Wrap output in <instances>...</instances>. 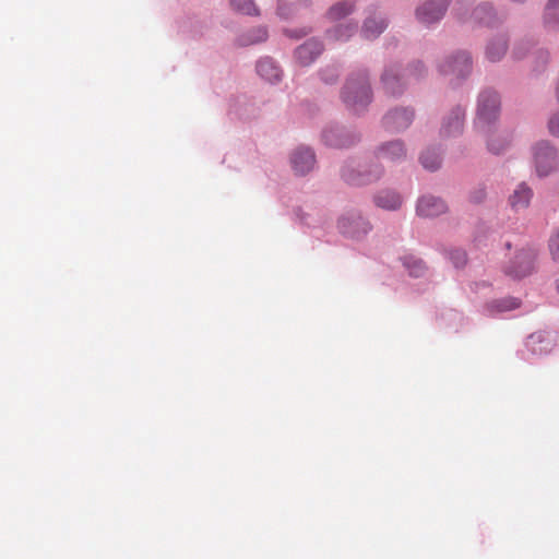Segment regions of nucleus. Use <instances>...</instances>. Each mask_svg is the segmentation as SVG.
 Wrapping results in <instances>:
<instances>
[{
  "instance_id": "1",
  "label": "nucleus",
  "mask_w": 559,
  "mask_h": 559,
  "mask_svg": "<svg viewBox=\"0 0 559 559\" xmlns=\"http://www.w3.org/2000/svg\"><path fill=\"white\" fill-rule=\"evenodd\" d=\"M342 98L346 107L354 112L362 111L371 102V91L367 74L359 72L352 75L344 86Z\"/></svg>"
},
{
  "instance_id": "2",
  "label": "nucleus",
  "mask_w": 559,
  "mask_h": 559,
  "mask_svg": "<svg viewBox=\"0 0 559 559\" xmlns=\"http://www.w3.org/2000/svg\"><path fill=\"white\" fill-rule=\"evenodd\" d=\"M532 165L536 175L547 177L559 167V156L556 147L548 141H539L532 148Z\"/></svg>"
},
{
  "instance_id": "3",
  "label": "nucleus",
  "mask_w": 559,
  "mask_h": 559,
  "mask_svg": "<svg viewBox=\"0 0 559 559\" xmlns=\"http://www.w3.org/2000/svg\"><path fill=\"white\" fill-rule=\"evenodd\" d=\"M500 99L496 92L485 91L479 95L477 118L475 128L480 132H487L498 118Z\"/></svg>"
},
{
  "instance_id": "4",
  "label": "nucleus",
  "mask_w": 559,
  "mask_h": 559,
  "mask_svg": "<svg viewBox=\"0 0 559 559\" xmlns=\"http://www.w3.org/2000/svg\"><path fill=\"white\" fill-rule=\"evenodd\" d=\"M382 168L373 165L367 168L366 165H358V169L345 166L342 177L350 185H367L378 180L382 176Z\"/></svg>"
},
{
  "instance_id": "5",
  "label": "nucleus",
  "mask_w": 559,
  "mask_h": 559,
  "mask_svg": "<svg viewBox=\"0 0 559 559\" xmlns=\"http://www.w3.org/2000/svg\"><path fill=\"white\" fill-rule=\"evenodd\" d=\"M536 252L531 249L520 250L514 259L508 264L506 272L514 278H522L530 275L534 270Z\"/></svg>"
},
{
  "instance_id": "6",
  "label": "nucleus",
  "mask_w": 559,
  "mask_h": 559,
  "mask_svg": "<svg viewBox=\"0 0 559 559\" xmlns=\"http://www.w3.org/2000/svg\"><path fill=\"white\" fill-rule=\"evenodd\" d=\"M415 112L408 108H395L383 118V126L390 132H400L407 129L413 122Z\"/></svg>"
},
{
  "instance_id": "7",
  "label": "nucleus",
  "mask_w": 559,
  "mask_h": 559,
  "mask_svg": "<svg viewBox=\"0 0 559 559\" xmlns=\"http://www.w3.org/2000/svg\"><path fill=\"white\" fill-rule=\"evenodd\" d=\"M472 69L471 57L467 52H459L454 57L448 58L440 64V71L443 74H453L456 78L466 76Z\"/></svg>"
},
{
  "instance_id": "8",
  "label": "nucleus",
  "mask_w": 559,
  "mask_h": 559,
  "mask_svg": "<svg viewBox=\"0 0 559 559\" xmlns=\"http://www.w3.org/2000/svg\"><path fill=\"white\" fill-rule=\"evenodd\" d=\"M448 7V0H431L425 2L416 11L417 20L423 24H431L439 21Z\"/></svg>"
},
{
  "instance_id": "9",
  "label": "nucleus",
  "mask_w": 559,
  "mask_h": 559,
  "mask_svg": "<svg viewBox=\"0 0 559 559\" xmlns=\"http://www.w3.org/2000/svg\"><path fill=\"white\" fill-rule=\"evenodd\" d=\"M338 228L340 230L349 237H359L361 235L367 234L371 226L369 222H367L361 216H347L342 217L338 221Z\"/></svg>"
},
{
  "instance_id": "10",
  "label": "nucleus",
  "mask_w": 559,
  "mask_h": 559,
  "mask_svg": "<svg viewBox=\"0 0 559 559\" xmlns=\"http://www.w3.org/2000/svg\"><path fill=\"white\" fill-rule=\"evenodd\" d=\"M290 162L296 174L305 175L313 168L316 157L309 147H299L293 153Z\"/></svg>"
},
{
  "instance_id": "11",
  "label": "nucleus",
  "mask_w": 559,
  "mask_h": 559,
  "mask_svg": "<svg viewBox=\"0 0 559 559\" xmlns=\"http://www.w3.org/2000/svg\"><path fill=\"white\" fill-rule=\"evenodd\" d=\"M443 200L433 195H426L418 200L417 214L424 217H435L447 211Z\"/></svg>"
},
{
  "instance_id": "12",
  "label": "nucleus",
  "mask_w": 559,
  "mask_h": 559,
  "mask_svg": "<svg viewBox=\"0 0 559 559\" xmlns=\"http://www.w3.org/2000/svg\"><path fill=\"white\" fill-rule=\"evenodd\" d=\"M322 50L323 46L319 40L310 39L296 49V60L302 67L309 66L316 60Z\"/></svg>"
},
{
  "instance_id": "13",
  "label": "nucleus",
  "mask_w": 559,
  "mask_h": 559,
  "mask_svg": "<svg viewBox=\"0 0 559 559\" xmlns=\"http://www.w3.org/2000/svg\"><path fill=\"white\" fill-rule=\"evenodd\" d=\"M464 109L460 106L455 107L443 121L441 127V135L445 138L460 134L463 129Z\"/></svg>"
},
{
  "instance_id": "14",
  "label": "nucleus",
  "mask_w": 559,
  "mask_h": 559,
  "mask_svg": "<svg viewBox=\"0 0 559 559\" xmlns=\"http://www.w3.org/2000/svg\"><path fill=\"white\" fill-rule=\"evenodd\" d=\"M406 156V150L402 141H391L380 145L377 150L379 160L396 162Z\"/></svg>"
},
{
  "instance_id": "15",
  "label": "nucleus",
  "mask_w": 559,
  "mask_h": 559,
  "mask_svg": "<svg viewBox=\"0 0 559 559\" xmlns=\"http://www.w3.org/2000/svg\"><path fill=\"white\" fill-rule=\"evenodd\" d=\"M374 204L386 211H396L402 205V197L393 190H382L373 197Z\"/></svg>"
},
{
  "instance_id": "16",
  "label": "nucleus",
  "mask_w": 559,
  "mask_h": 559,
  "mask_svg": "<svg viewBox=\"0 0 559 559\" xmlns=\"http://www.w3.org/2000/svg\"><path fill=\"white\" fill-rule=\"evenodd\" d=\"M533 192L525 183H520L513 193L509 197V204L514 211H520L528 206Z\"/></svg>"
},
{
  "instance_id": "17",
  "label": "nucleus",
  "mask_w": 559,
  "mask_h": 559,
  "mask_svg": "<svg viewBox=\"0 0 559 559\" xmlns=\"http://www.w3.org/2000/svg\"><path fill=\"white\" fill-rule=\"evenodd\" d=\"M257 72L262 79L272 83L277 82L282 75L281 69L270 58H263L258 61Z\"/></svg>"
},
{
  "instance_id": "18",
  "label": "nucleus",
  "mask_w": 559,
  "mask_h": 559,
  "mask_svg": "<svg viewBox=\"0 0 559 559\" xmlns=\"http://www.w3.org/2000/svg\"><path fill=\"white\" fill-rule=\"evenodd\" d=\"M483 133L487 135L488 150L493 154L502 153L510 144V140L507 136H502L492 130V124H490L489 131Z\"/></svg>"
},
{
  "instance_id": "19",
  "label": "nucleus",
  "mask_w": 559,
  "mask_h": 559,
  "mask_svg": "<svg viewBox=\"0 0 559 559\" xmlns=\"http://www.w3.org/2000/svg\"><path fill=\"white\" fill-rule=\"evenodd\" d=\"M527 345L533 353H547L551 349L552 338L548 334L534 333L530 335Z\"/></svg>"
},
{
  "instance_id": "20",
  "label": "nucleus",
  "mask_w": 559,
  "mask_h": 559,
  "mask_svg": "<svg viewBox=\"0 0 559 559\" xmlns=\"http://www.w3.org/2000/svg\"><path fill=\"white\" fill-rule=\"evenodd\" d=\"M520 300L514 297H504L492 300L486 305V310L490 313L506 312L519 308Z\"/></svg>"
},
{
  "instance_id": "21",
  "label": "nucleus",
  "mask_w": 559,
  "mask_h": 559,
  "mask_svg": "<svg viewBox=\"0 0 559 559\" xmlns=\"http://www.w3.org/2000/svg\"><path fill=\"white\" fill-rule=\"evenodd\" d=\"M386 27L384 20L367 19L362 27V36L367 39L378 37Z\"/></svg>"
},
{
  "instance_id": "22",
  "label": "nucleus",
  "mask_w": 559,
  "mask_h": 559,
  "mask_svg": "<svg viewBox=\"0 0 559 559\" xmlns=\"http://www.w3.org/2000/svg\"><path fill=\"white\" fill-rule=\"evenodd\" d=\"M404 267L408 271V274L414 277H419L425 274L427 267L424 261L414 255H405L402 258Z\"/></svg>"
},
{
  "instance_id": "23",
  "label": "nucleus",
  "mask_w": 559,
  "mask_h": 559,
  "mask_svg": "<svg viewBox=\"0 0 559 559\" xmlns=\"http://www.w3.org/2000/svg\"><path fill=\"white\" fill-rule=\"evenodd\" d=\"M507 51V41L503 37H499L489 43L486 48V57L488 60L495 62L500 60Z\"/></svg>"
},
{
  "instance_id": "24",
  "label": "nucleus",
  "mask_w": 559,
  "mask_h": 559,
  "mask_svg": "<svg viewBox=\"0 0 559 559\" xmlns=\"http://www.w3.org/2000/svg\"><path fill=\"white\" fill-rule=\"evenodd\" d=\"M545 23L548 27H559V0H549L545 9Z\"/></svg>"
},
{
  "instance_id": "25",
  "label": "nucleus",
  "mask_w": 559,
  "mask_h": 559,
  "mask_svg": "<svg viewBox=\"0 0 559 559\" xmlns=\"http://www.w3.org/2000/svg\"><path fill=\"white\" fill-rule=\"evenodd\" d=\"M382 82L384 88L392 95H396L401 93L399 78L396 72L393 69L386 70L382 75Z\"/></svg>"
},
{
  "instance_id": "26",
  "label": "nucleus",
  "mask_w": 559,
  "mask_h": 559,
  "mask_svg": "<svg viewBox=\"0 0 559 559\" xmlns=\"http://www.w3.org/2000/svg\"><path fill=\"white\" fill-rule=\"evenodd\" d=\"M472 17L475 22L490 25L493 19L492 8L489 4H483L474 9Z\"/></svg>"
},
{
  "instance_id": "27",
  "label": "nucleus",
  "mask_w": 559,
  "mask_h": 559,
  "mask_svg": "<svg viewBox=\"0 0 559 559\" xmlns=\"http://www.w3.org/2000/svg\"><path fill=\"white\" fill-rule=\"evenodd\" d=\"M230 7L233 10L248 14V15H257L258 10L252 0H230Z\"/></svg>"
},
{
  "instance_id": "28",
  "label": "nucleus",
  "mask_w": 559,
  "mask_h": 559,
  "mask_svg": "<svg viewBox=\"0 0 559 559\" xmlns=\"http://www.w3.org/2000/svg\"><path fill=\"white\" fill-rule=\"evenodd\" d=\"M421 165L428 170H436L440 166V156L435 151H426L420 156Z\"/></svg>"
},
{
  "instance_id": "29",
  "label": "nucleus",
  "mask_w": 559,
  "mask_h": 559,
  "mask_svg": "<svg viewBox=\"0 0 559 559\" xmlns=\"http://www.w3.org/2000/svg\"><path fill=\"white\" fill-rule=\"evenodd\" d=\"M353 11V5L348 2H340L333 5L329 12L328 15L331 20H338L341 17L346 16Z\"/></svg>"
},
{
  "instance_id": "30",
  "label": "nucleus",
  "mask_w": 559,
  "mask_h": 559,
  "mask_svg": "<svg viewBox=\"0 0 559 559\" xmlns=\"http://www.w3.org/2000/svg\"><path fill=\"white\" fill-rule=\"evenodd\" d=\"M251 33L252 36L250 35L247 38L242 39L243 45L260 43L265 40L267 37V31L264 27H257Z\"/></svg>"
},
{
  "instance_id": "31",
  "label": "nucleus",
  "mask_w": 559,
  "mask_h": 559,
  "mask_svg": "<svg viewBox=\"0 0 559 559\" xmlns=\"http://www.w3.org/2000/svg\"><path fill=\"white\" fill-rule=\"evenodd\" d=\"M449 259L455 267H462L466 264L467 258L465 251L453 249L449 252Z\"/></svg>"
},
{
  "instance_id": "32",
  "label": "nucleus",
  "mask_w": 559,
  "mask_h": 559,
  "mask_svg": "<svg viewBox=\"0 0 559 559\" xmlns=\"http://www.w3.org/2000/svg\"><path fill=\"white\" fill-rule=\"evenodd\" d=\"M355 27L353 26H349V25H338L332 33V36L335 38V39H346L348 37H350L354 32H355Z\"/></svg>"
},
{
  "instance_id": "33",
  "label": "nucleus",
  "mask_w": 559,
  "mask_h": 559,
  "mask_svg": "<svg viewBox=\"0 0 559 559\" xmlns=\"http://www.w3.org/2000/svg\"><path fill=\"white\" fill-rule=\"evenodd\" d=\"M324 140H325V142L329 145L340 146V147L347 146V145H349L352 143V142H349L347 140H344V139H336L332 131L324 133Z\"/></svg>"
},
{
  "instance_id": "34",
  "label": "nucleus",
  "mask_w": 559,
  "mask_h": 559,
  "mask_svg": "<svg viewBox=\"0 0 559 559\" xmlns=\"http://www.w3.org/2000/svg\"><path fill=\"white\" fill-rule=\"evenodd\" d=\"M549 250L552 259L559 261V230L549 239Z\"/></svg>"
},
{
  "instance_id": "35",
  "label": "nucleus",
  "mask_w": 559,
  "mask_h": 559,
  "mask_svg": "<svg viewBox=\"0 0 559 559\" xmlns=\"http://www.w3.org/2000/svg\"><path fill=\"white\" fill-rule=\"evenodd\" d=\"M322 79L325 83H334L337 79V72L335 68L326 69L322 72Z\"/></svg>"
},
{
  "instance_id": "36",
  "label": "nucleus",
  "mask_w": 559,
  "mask_h": 559,
  "mask_svg": "<svg viewBox=\"0 0 559 559\" xmlns=\"http://www.w3.org/2000/svg\"><path fill=\"white\" fill-rule=\"evenodd\" d=\"M548 127L552 135L559 136V115H555L550 118Z\"/></svg>"
},
{
  "instance_id": "37",
  "label": "nucleus",
  "mask_w": 559,
  "mask_h": 559,
  "mask_svg": "<svg viewBox=\"0 0 559 559\" xmlns=\"http://www.w3.org/2000/svg\"><path fill=\"white\" fill-rule=\"evenodd\" d=\"M485 198L486 191L484 188H479L471 194V201H473L474 203H480L485 200Z\"/></svg>"
},
{
  "instance_id": "38",
  "label": "nucleus",
  "mask_w": 559,
  "mask_h": 559,
  "mask_svg": "<svg viewBox=\"0 0 559 559\" xmlns=\"http://www.w3.org/2000/svg\"><path fill=\"white\" fill-rule=\"evenodd\" d=\"M414 71L418 72L419 74L423 72L424 67L420 62H417L413 66Z\"/></svg>"
},
{
  "instance_id": "39",
  "label": "nucleus",
  "mask_w": 559,
  "mask_h": 559,
  "mask_svg": "<svg viewBox=\"0 0 559 559\" xmlns=\"http://www.w3.org/2000/svg\"><path fill=\"white\" fill-rule=\"evenodd\" d=\"M278 12H280V15H284V13L282 12V8L278 7Z\"/></svg>"
}]
</instances>
